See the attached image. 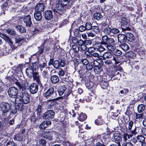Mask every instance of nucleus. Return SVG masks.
I'll return each mask as SVG.
<instances>
[{"label":"nucleus","mask_w":146,"mask_h":146,"mask_svg":"<svg viewBox=\"0 0 146 146\" xmlns=\"http://www.w3.org/2000/svg\"><path fill=\"white\" fill-rule=\"evenodd\" d=\"M122 146H133L131 142H128L126 143H124L122 145Z\"/></svg>","instance_id":"64"},{"label":"nucleus","mask_w":146,"mask_h":146,"mask_svg":"<svg viewBox=\"0 0 146 146\" xmlns=\"http://www.w3.org/2000/svg\"><path fill=\"white\" fill-rule=\"evenodd\" d=\"M79 31L78 29H75L74 30V35L76 37H78L80 36Z\"/></svg>","instance_id":"53"},{"label":"nucleus","mask_w":146,"mask_h":146,"mask_svg":"<svg viewBox=\"0 0 146 146\" xmlns=\"http://www.w3.org/2000/svg\"><path fill=\"white\" fill-rule=\"evenodd\" d=\"M136 128H135V129L131 131V134L129 135L127 133H126L128 138V139H129L130 138L132 137L133 135H135L137 134V132H136Z\"/></svg>","instance_id":"34"},{"label":"nucleus","mask_w":146,"mask_h":146,"mask_svg":"<svg viewBox=\"0 0 146 146\" xmlns=\"http://www.w3.org/2000/svg\"><path fill=\"white\" fill-rule=\"evenodd\" d=\"M115 142L118 144H120V142H121L122 139L120 134L116 132L114 133L113 135Z\"/></svg>","instance_id":"11"},{"label":"nucleus","mask_w":146,"mask_h":146,"mask_svg":"<svg viewBox=\"0 0 146 146\" xmlns=\"http://www.w3.org/2000/svg\"><path fill=\"white\" fill-rule=\"evenodd\" d=\"M55 115V112L52 110L47 111L43 114V119H49L50 118H53Z\"/></svg>","instance_id":"7"},{"label":"nucleus","mask_w":146,"mask_h":146,"mask_svg":"<svg viewBox=\"0 0 146 146\" xmlns=\"http://www.w3.org/2000/svg\"><path fill=\"white\" fill-rule=\"evenodd\" d=\"M24 40L23 37H17L15 38V43L13 45V47L15 48L18 46H20Z\"/></svg>","instance_id":"10"},{"label":"nucleus","mask_w":146,"mask_h":146,"mask_svg":"<svg viewBox=\"0 0 146 146\" xmlns=\"http://www.w3.org/2000/svg\"><path fill=\"white\" fill-rule=\"evenodd\" d=\"M45 8V6L44 3H41V1L37 4L35 8V11L41 12L43 11Z\"/></svg>","instance_id":"12"},{"label":"nucleus","mask_w":146,"mask_h":146,"mask_svg":"<svg viewBox=\"0 0 146 146\" xmlns=\"http://www.w3.org/2000/svg\"><path fill=\"white\" fill-rule=\"evenodd\" d=\"M0 86V102L5 99V97L6 96V93L5 90L1 88Z\"/></svg>","instance_id":"21"},{"label":"nucleus","mask_w":146,"mask_h":146,"mask_svg":"<svg viewBox=\"0 0 146 146\" xmlns=\"http://www.w3.org/2000/svg\"><path fill=\"white\" fill-rule=\"evenodd\" d=\"M29 88L31 93L34 94L37 93L38 91V86L36 83H33L30 86Z\"/></svg>","instance_id":"9"},{"label":"nucleus","mask_w":146,"mask_h":146,"mask_svg":"<svg viewBox=\"0 0 146 146\" xmlns=\"http://www.w3.org/2000/svg\"><path fill=\"white\" fill-rule=\"evenodd\" d=\"M121 23L122 25H127L128 24V22L126 18L123 17L122 19Z\"/></svg>","instance_id":"49"},{"label":"nucleus","mask_w":146,"mask_h":146,"mask_svg":"<svg viewBox=\"0 0 146 146\" xmlns=\"http://www.w3.org/2000/svg\"><path fill=\"white\" fill-rule=\"evenodd\" d=\"M103 119H102V117L101 116H99L97 119L95 121V124L98 125H102L103 123Z\"/></svg>","instance_id":"29"},{"label":"nucleus","mask_w":146,"mask_h":146,"mask_svg":"<svg viewBox=\"0 0 146 146\" xmlns=\"http://www.w3.org/2000/svg\"><path fill=\"white\" fill-rule=\"evenodd\" d=\"M14 102L15 103V108L18 111H21L23 108V104L21 103L17 102V100L15 98V100H14Z\"/></svg>","instance_id":"19"},{"label":"nucleus","mask_w":146,"mask_h":146,"mask_svg":"<svg viewBox=\"0 0 146 146\" xmlns=\"http://www.w3.org/2000/svg\"><path fill=\"white\" fill-rule=\"evenodd\" d=\"M112 54L109 52H107L104 53L103 54L102 57L103 59L105 60L106 59H109L111 58L112 57Z\"/></svg>","instance_id":"28"},{"label":"nucleus","mask_w":146,"mask_h":146,"mask_svg":"<svg viewBox=\"0 0 146 146\" xmlns=\"http://www.w3.org/2000/svg\"><path fill=\"white\" fill-rule=\"evenodd\" d=\"M137 139L139 142L143 143L145 141V138L142 135H138L137 137Z\"/></svg>","instance_id":"42"},{"label":"nucleus","mask_w":146,"mask_h":146,"mask_svg":"<svg viewBox=\"0 0 146 146\" xmlns=\"http://www.w3.org/2000/svg\"><path fill=\"white\" fill-rule=\"evenodd\" d=\"M126 40H127L131 42L133 40L134 38L133 34L131 33H127L125 34Z\"/></svg>","instance_id":"23"},{"label":"nucleus","mask_w":146,"mask_h":146,"mask_svg":"<svg viewBox=\"0 0 146 146\" xmlns=\"http://www.w3.org/2000/svg\"><path fill=\"white\" fill-rule=\"evenodd\" d=\"M13 138L15 140L21 141L22 140V137L19 135H14Z\"/></svg>","instance_id":"46"},{"label":"nucleus","mask_w":146,"mask_h":146,"mask_svg":"<svg viewBox=\"0 0 146 146\" xmlns=\"http://www.w3.org/2000/svg\"><path fill=\"white\" fill-rule=\"evenodd\" d=\"M106 47L104 46L103 44H101V45L98 46L97 50L100 52H102L105 50H106Z\"/></svg>","instance_id":"36"},{"label":"nucleus","mask_w":146,"mask_h":146,"mask_svg":"<svg viewBox=\"0 0 146 146\" xmlns=\"http://www.w3.org/2000/svg\"><path fill=\"white\" fill-rule=\"evenodd\" d=\"M143 113L141 114H136L135 119H142L143 117Z\"/></svg>","instance_id":"56"},{"label":"nucleus","mask_w":146,"mask_h":146,"mask_svg":"<svg viewBox=\"0 0 146 146\" xmlns=\"http://www.w3.org/2000/svg\"><path fill=\"white\" fill-rule=\"evenodd\" d=\"M101 136L99 135L96 139L97 142L95 144L96 146H105L103 144V143L100 139Z\"/></svg>","instance_id":"25"},{"label":"nucleus","mask_w":146,"mask_h":146,"mask_svg":"<svg viewBox=\"0 0 146 146\" xmlns=\"http://www.w3.org/2000/svg\"><path fill=\"white\" fill-rule=\"evenodd\" d=\"M7 146H17L15 143L13 141L8 142L6 144Z\"/></svg>","instance_id":"57"},{"label":"nucleus","mask_w":146,"mask_h":146,"mask_svg":"<svg viewBox=\"0 0 146 146\" xmlns=\"http://www.w3.org/2000/svg\"><path fill=\"white\" fill-rule=\"evenodd\" d=\"M111 29L109 27L105 28L104 30V32L107 34L111 33Z\"/></svg>","instance_id":"44"},{"label":"nucleus","mask_w":146,"mask_h":146,"mask_svg":"<svg viewBox=\"0 0 146 146\" xmlns=\"http://www.w3.org/2000/svg\"><path fill=\"white\" fill-rule=\"evenodd\" d=\"M7 31L9 34L10 35H13L15 34V32L12 30L8 29L7 30Z\"/></svg>","instance_id":"58"},{"label":"nucleus","mask_w":146,"mask_h":146,"mask_svg":"<svg viewBox=\"0 0 146 146\" xmlns=\"http://www.w3.org/2000/svg\"><path fill=\"white\" fill-rule=\"evenodd\" d=\"M92 29L96 34L99 33L100 31L99 27L96 26H92Z\"/></svg>","instance_id":"43"},{"label":"nucleus","mask_w":146,"mask_h":146,"mask_svg":"<svg viewBox=\"0 0 146 146\" xmlns=\"http://www.w3.org/2000/svg\"><path fill=\"white\" fill-rule=\"evenodd\" d=\"M33 76L34 81H35L38 84L41 83L40 77L38 72H34L33 75Z\"/></svg>","instance_id":"13"},{"label":"nucleus","mask_w":146,"mask_h":146,"mask_svg":"<svg viewBox=\"0 0 146 146\" xmlns=\"http://www.w3.org/2000/svg\"><path fill=\"white\" fill-rule=\"evenodd\" d=\"M65 9L60 2L58 1V2L56 5V9L54 10V12L57 13V10L60 11V13H59L60 15H62L64 12Z\"/></svg>","instance_id":"6"},{"label":"nucleus","mask_w":146,"mask_h":146,"mask_svg":"<svg viewBox=\"0 0 146 146\" xmlns=\"http://www.w3.org/2000/svg\"><path fill=\"white\" fill-rule=\"evenodd\" d=\"M15 83L18 86L21 92L19 95H18L15 98L17 100V102L18 103L21 102L23 104H28L30 102V96L25 92L26 87L23 83L21 84L17 80L15 81Z\"/></svg>","instance_id":"1"},{"label":"nucleus","mask_w":146,"mask_h":146,"mask_svg":"<svg viewBox=\"0 0 146 146\" xmlns=\"http://www.w3.org/2000/svg\"><path fill=\"white\" fill-rule=\"evenodd\" d=\"M102 68L100 67V66L94 67V71L96 74H99Z\"/></svg>","instance_id":"38"},{"label":"nucleus","mask_w":146,"mask_h":146,"mask_svg":"<svg viewBox=\"0 0 146 146\" xmlns=\"http://www.w3.org/2000/svg\"><path fill=\"white\" fill-rule=\"evenodd\" d=\"M58 72L60 77L64 76L65 74L64 71L61 68H58Z\"/></svg>","instance_id":"41"},{"label":"nucleus","mask_w":146,"mask_h":146,"mask_svg":"<svg viewBox=\"0 0 146 146\" xmlns=\"http://www.w3.org/2000/svg\"><path fill=\"white\" fill-rule=\"evenodd\" d=\"M0 110L2 112L1 117L6 119L9 115V111L10 110V105L8 102H3L0 105Z\"/></svg>","instance_id":"2"},{"label":"nucleus","mask_w":146,"mask_h":146,"mask_svg":"<svg viewBox=\"0 0 146 146\" xmlns=\"http://www.w3.org/2000/svg\"><path fill=\"white\" fill-rule=\"evenodd\" d=\"M93 17L94 19L97 20H101L103 18L102 15L99 13H96L94 15Z\"/></svg>","instance_id":"31"},{"label":"nucleus","mask_w":146,"mask_h":146,"mask_svg":"<svg viewBox=\"0 0 146 146\" xmlns=\"http://www.w3.org/2000/svg\"><path fill=\"white\" fill-rule=\"evenodd\" d=\"M107 43L108 44L114 45L115 44V40L112 38H108Z\"/></svg>","instance_id":"47"},{"label":"nucleus","mask_w":146,"mask_h":146,"mask_svg":"<svg viewBox=\"0 0 146 146\" xmlns=\"http://www.w3.org/2000/svg\"><path fill=\"white\" fill-rule=\"evenodd\" d=\"M145 108L144 105L141 104L139 105L137 107V110L139 112L141 113L143 111Z\"/></svg>","instance_id":"37"},{"label":"nucleus","mask_w":146,"mask_h":146,"mask_svg":"<svg viewBox=\"0 0 146 146\" xmlns=\"http://www.w3.org/2000/svg\"><path fill=\"white\" fill-rule=\"evenodd\" d=\"M59 1L65 9L69 8V1L66 0H59Z\"/></svg>","instance_id":"20"},{"label":"nucleus","mask_w":146,"mask_h":146,"mask_svg":"<svg viewBox=\"0 0 146 146\" xmlns=\"http://www.w3.org/2000/svg\"><path fill=\"white\" fill-rule=\"evenodd\" d=\"M39 64V62H38H38H35L32 63V65L31 68L33 70H36L38 68Z\"/></svg>","instance_id":"32"},{"label":"nucleus","mask_w":146,"mask_h":146,"mask_svg":"<svg viewBox=\"0 0 146 146\" xmlns=\"http://www.w3.org/2000/svg\"><path fill=\"white\" fill-rule=\"evenodd\" d=\"M66 88L65 85L59 86L57 90L59 95L61 96L64 93L66 90Z\"/></svg>","instance_id":"15"},{"label":"nucleus","mask_w":146,"mask_h":146,"mask_svg":"<svg viewBox=\"0 0 146 146\" xmlns=\"http://www.w3.org/2000/svg\"><path fill=\"white\" fill-rule=\"evenodd\" d=\"M133 122L132 121H130L128 123V129L131 130V129L132 127L133 126Z\"/></svg>","instance_id":"54"},{"label":"nucleus","mask_w":146,"mask_h":146,"mask_svg":"<svg viewBox=\"0 0 146 146\" xmlns=\"http://www.w3.org/2000/svg\"><path fill=\"white\" fill-rule=\"evenodd\" d=\"M121 48L125 51H127L129 48V46L127 44L124 43L120 45Z\"/></svg>","instance_id":"35"},{"label":"nucleus","mask_w":146,"mask_h":146,"mask_svg":"<svg viewBox=\"0 0 146 146\" xmlns=\"http://www.w3.org/2000/svg\"><path fill=\"white\" fill-rule=\"evenodd\" d=\"M108 86V84L106 82H104L102 83H101V87L103 89L106 88Z\"/></svg>","instance_id":"55"},{"label":"nucleus","mask_w":146,"mask_h":146,"mask_svg":"<svg viewBox=\"0 0 146 146\" xmlns=\"http://www.w3.org/2000/svg\"><path fill=\"white\" fill-rule=\"evenodd\" d=\"M118 41L120 43L125 42L126 39L125 35L120 34L117 36Z\"/></svg>","instance_id":"18"},{"label":"nucleus","mask_w":146,"mask_h":146,"mask_svg":"<svg viewBox=\"0 0 146 146\" xmlns=\"http://www.w3.org/2000/svg\"><path fill=\"white\" fill-rule=\"evenodd\" d=\"M71 40L72 42L74 44H76L78 42V39L75 37H74L72 38Z\"/></svg>","instance_id":"61"},{"label":"nucleus","mask_w":146,"mask_h":146,"mask_svg":"<svg viewBox=\"0 0 146 146\" xmlns=\"http://www.w3.org/2000/svg\"><path fill=\"white\" fill-rule=\"evenodd\" d=\"M51 122L50 121L48 120L42 122L39 126V128L42 129H44L48 127V125H50Z\"/></svg>","instance_id":"17"},{"label":"nucleus","mask_w":146,"mask_h":146,"mask_svg":"<svg viewBox=\"0 0 146 146\" xmlns=\"http://www.w3.org/2000/svg\"><path fill=\"white\" fill-rule=\"evenodd\" d=\"M72 49L75 52H78L79 50V47L76 44H74L72 46Z\"/></svg>","instance_id":"52"},{"label":"nucleus","mask_w":146,"mask_h":146,"mask_svg":"<svg viewBox=\"0 0 146 146\" xmlns=\"http://www.w3.org/2000/svg\"><path fill=\"white\" fill-rule=\"evenodd\" d=\"M54 91V88H50L44 94V96L45 98H48L51 96Z\"/></svg>","instance_id":"14"},{"label":"nucleus","mask_w":146,"mask_h":146,"mask_svg":"<svg viewBox=\"0 0 146 146\" xmlns=\"http://www.w3.org/2000/svg\"><path fill=\"white\" fill-rule=\"evenodd\" d=\"M108 38L106 36H104L102 37V42L101 44H103L104 45L105 44H108L107 43Z\"/></svg>","instance_id":"33"},{"label":"nucleus","mask_w":146,"mask_h":146,"mask_svg":"<svg viewBox=\"0 0 146 146\" xmlns=\"http://www.w3.org/2000/svg\"><path fill=\"white\" fill-rule=\"evenodd\" d=\"M15 29L21 33L25 32L26 31V29L22 25L16 26L15 27Z\"/></svg>","instance_id":"27"},{"label":"nucleus","mask_w":146,"mask_h":146,"mask_svg":"<svg viewBox=\"0 0 146 146\" xmlns=\"http://www.w3.org/2000/svg\"><path fill=\"white\" fill-rule=\"evenodd\" d=\"M36 111L38 117H39L41 115V107L40 105H38L36 109Z\"/></svg>","instance_id":"39"},{"label":"nucleus","mask_w":146,"mask_h":146,"mask_svg":"<svg viewBox=\"0 0 146 146\" xmlns=\"http://www.w3.org/2000/svg\"><path fill=\"white\" fill-rule=\"evenodd\" d=\"M86 28L85 26L81 25L79 27V30L80 32H83L86 30Z\"/></svg>","instance_id":"63"},{"label":"nucleus","mask_w":146,"mask_h":146,"mask_svg":"<svg viewBox=\"0 0 146 146\" xmlns=\"http://www.w3.org/2000/svg\"><path fill=\"white\" fill-rule=\"evenodd\" d=\"M92 43V41L91 40H86L84 41V44L87 45H90Z\"/></svg>","instance_id":"60"},{"label":"nucleus","mask_w":146,"mask_h":146,"mask_svg":"<svg viewBox=\"0 0 146 146\" xmlns=\"http://www.w3.org/2000/svg\"><path fill=\"white\" fill-rule=\"evenodd\" d=\"M34 16L35 19L37 21H40L42 19V16L41 12L35 11Z\"/></svg>","instance_id":"16"},{"label":"nucleus","mask_w":146,"mask_h":146,"mask_svg":"<svg viewBox=\"0 0 146 146\" xmlns=\"http://www.w3.org/2000/svg\"><path fill=\"white\" fill-rule=\"evenodd\" d=\"M113 45H111L108 44H105L104 45L106 48L109 50L111 51L112 52H113L115 49V47L113 46Z\"/></svg>","instance_id":"26"},{"label":"nucleus","mask_w":146,"mask_h":146,"mask_svg":"<svg viewBox=\"0 0 146 146\" xmlns=\"http://www.w3.org/2000/svg\"><path fill=\"white\" fill-rule=\"evenodd\" d=\"M85 28L86 30H90L92 28V25L90 22H87L85 25Z\"/></svg>","instance_id":"40"},{"label":"nucleus","mask_w":146,"mask_h":146,"mask_svg":"<svg viewBox=\"0 0 146 146\" xmlns=\"http://www.w3.org/2000/svg\"><path fill=\"white\" fill-rule=\"evenodd\" d=\"M113 52L115 55L117 56H119L122 54L121 52L118 49H115Z\"/></svg>","instance_id":"48"},{"label":"nucleus","mask_w":146,"mask_h":146,"mask_svg":"<svg viewBox=\"0 0 146 146\" xmlns=\"http://www.w3.org/2000/svg\"><path fill=\"white\" fill-rule=\"evenodd\" d=\"M39 134L43 137L48 139L50 140H52L53 139L52 133L50 131L40 132Z\"/></svg>","instance_id":"4"},{"label":"nucleus","mask_w":146,"mask_h":146,"mask_svg":"<svg viewBox=\"0 0 146 146\" xmlns=\"http://www.w3.org/2000/svg\"><path fill=\"white\" fill-rule=\"evenodd\" d=\"M86 68L87 70H90L93 68V66L90 64H88L86 66Z\"/></svg>","instance_id":"62"},{"label":"nucleus","mask_w":146,"mask_h":146,"mask_svg":"<svg viewBox=\"0 0 146 146\" xmlns=\"http://www.w3.org/2000/svg\"><path fill=\"white\" fill-rule=\"evenodd\" d=\"M0 36L6 41L8 40V39L9 38V37L3 34H1Z\"/></svg>","instance_id":"59"},{"label":"nucleus","mask_w":146,"mask_h":146,"mask_svg":"<svg viewBox=\"0 0 146 146\" xmlns=\"http://www.w3.org/2000/svg\"><path fill=\"white\" fill-rule=\"evenodd\" d=\"M119 32V31L117 29L113 28L111 29V33L113 34H116Z\"/></svg>","instance_id":"51"},{"label":"nucleus","mask_w":146,"mask_h":146,"mask_svg":"<svg viewBox=\"0 0 146 146\" xmlns=\"http://www.w3.org/2000/svg\"><path fill=\"white\" fill-rule=\"evenodd\" d=\"M52 65L55 68H58L60 66V62L58 60H55L54 61V62Z\"/></svg>","instance_id":"45"},{"label":"nucleus","mask_w":146,"mask_h":146,"mask_svg":"<svg viewBox=\"0 0 146 146\" xmlns=\"http://www.w3.org/2000/svg\"><path fill=\"white\" fill-rule=\"evenodd\" d=\"M87 116L84 113H82L79 115L78 119L79 120L82 121L85 120Z\"/></svg>","instance_id":"30"},{"label":"nucleus","mask_w":146,"mask_h":146,"mask_svg":"<svg viewBox=\"0 0 146 146\" xmlns=\"http://www.w3.org/2000/svg\"><path fill=\"white\" fill-rule=\"evenodd\" d=\"M38 143L42 145L46 146V141L45 140L40 139L38 141Z\"/></svg>","instance_id":"50"},{"label":"nucleus","mask_w":146,"mask_h":146,"mask_svg":"<svg viewBox=\"0 0 146 146\" xmlns=\"http://www.w3.org/2000/svg\"><path fill=\"white\" fill-rule=\"evenodd\" d=\"M34 72L33 70L31 67L28 68L26 70V74L29 77L32 76Z\"/></svg>","instance_id":"22"},{"label":"nucleus","mask_w":146,"mask_h":146,"mask_svg":"<svg viewBox=\"0 0 146 146\" xmlns=\"http://www.w3.org/2000/svg\"><path fill=\"white\" fill-rule=\"evenodd\" d=\"M44 16L46 19L48 21L50 20L53 17L52 11L50 10H46L44 12Z\"/></svg>","instance_id":"8"},{"label":"nucleus","mask_w":146,"mask_h":146,"mask_svg":"<svg viewBox=\"0 0 146 146\" xmlns=\"http://www.w3.org/2000/svg\"><path fill=\"white\" fill-rule=\"evenodd\" d=\"M50 80L53 84H56L59 81V77L56 75H53L51 76Z\"/></svg>","instance_id":"24"},{"label":"nucleus","mask_w":146,"mask_h":146,"mask_svg":"<svg viewBox=\"0 0 146 146\" xmlns=\"http://www.w3.org/2000/svg\"><path fill=\"white\" fill-rule=\"evenodd\" d=\"M8 93L10 98H13L15 100L17 96L18 90L15 87H11L8 90Z\"/></svg>","instance_id":"3"},{"label":"nucleus","mask_w":146,"mask_h":146,"mask_svg":"<svg viewBox=\"0 0 146 146\" xmlns=\"http://www.w3.org/2000/svg\"><path fill=\"white\" fill-rule=\"evenodd\" d=\"M23 21L27 27H31L33 25L30 15H29L23 18Z\"/></svg>","instance_id":"5"}]
</instances>
